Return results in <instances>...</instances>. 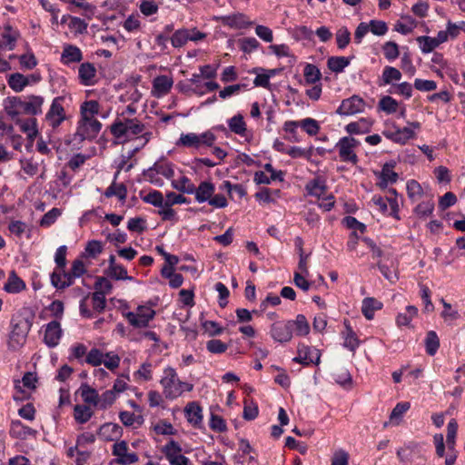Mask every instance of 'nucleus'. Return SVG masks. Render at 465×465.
<instances>
[{
    "label": "nucleus",
    "mask_w": 465,
    "mask_h": 465,
    "mask_svg": "<svg viewBox=\"0 0 465 465\" xmlns=\"http://www.w3.org/2000/svg\"><path fill=\"white\" fill-rule=\"evenodd\" d=\"M163 387V393L168 400H174L180 397L183 391H192L193 385L192 383L182 381L174 368L166 367L163 370V376L160 380Z\"/></svg>",
    "instance_id": "f257e3e1"
},
{
    "label": "nucleus",
    "mask_w": 465,
    "mask_h": 465,
    "mask_svg": "<svg viewBox=\"0 0 465 465\" xmlns=\"http://www.w3.org/2000/svg\"><path fill=\"white\" fill-rule=\"evenodd\" d=\"M32 325V320L29 318L20 315L12 318L11 331L7 341L9 350L18 351L25 344Z\"/></svg>",
    "instance_id": "f03ea898"
},
{
    "label": "nucleus",
    "mask_w": 465,
    "mask_h": 465,
    "mask_svg": "<svg viewBox=\"0 0 465 465\" xmlns=\"http://www.w3.org/2000/svg\"><path fill=\"white\" fill-rule=\"evenodd\" d=\"M110 130L116 139L125 142L144 133L145 125L136 118H123L115 120Z\"/></svg>",
    "instance_id": "7ed1b4c3"
},
{
    "label": "nucleus",
    "mask_w": 465,
    "mask_h": 465,
    "mask_svg": "<svg viewBox=\"0 0 465 465\" xmlns=\"http://www.w3.org/2000/svg\"><path fill=\"white\" fill-rule=\"evenodd\" d=\"M64 97H55L45 114V121L53 129H56L66 120V113L64 107Z\"/></svg>",
    "instance_id": "20e7f679"
},
{
    "label": "nucleus",
    "mask_w": 465,
    "mask_h": 465,
    "mask_svg": "<svg viewBox=\"0 0 465 465\" xmlns=\"http://www.w3.org/2000/svg\"><path fill=\"white\" fill-rule=\"evenodd\" d=\"M360 144V143L353 137L344 136L339 140L335 147L339 151V156L342 162L351 163L356 164L358 162V156L354 152V149Z\"/></svg>",
    "instance_id": "39448f33"
},
{
    "label": "nucleus",
    "mask_w": 465,
    "mask_h": 465,
    "mask_svg": "<svg viewBox=\"0 0 465 465\" xmlns=\"http://www.w3.org/2000/svg\"><path fill=\"white\" fill-rule=\"evenodd\" d=\"M102 128V124L94 117L81 118L75 133L80 141L91 140L97 136Z\"/></svg>",
    "instance_id": "423d86ee"
},
{
    "label": "nucleus",
    "mask_w": 465,
    "mask_h": 465,
    "mask_svg": "<svg viewBox=\"0 0 465 465\" xmlns=\"http://www.w3.org/2000/svg\"><path fill=\"white\" fill-rule=\"evenodd\" d=\"M45 103V98L41 95H28L24 100L18 98L15 102V107L17 111H22L23 113L30 115H37L41 114L43 110V104Z\"/></svg>",
    "instance_id": "0eeeda50"
},
{
    "label": "nucleus",
    "mask_w": 465,
    "mask_h": 465,
    "mask_svg": "<svg viewBox=\"0 0 465 465\" xmlns=\"http://www.w3.org/2000/svg\"><path fill=\"white\" fill-rule=\"evenodd\" d=\"M155 312L147 306H138L135 312H129L125 314L129 323L135 328L147 327L150 321L153 319Z\"/></svg>",
    "instance_id": "6e6552de"
},
{
    "label": "nucleus",
    "mask_w": 465,
    "mask_h": 465,
    "mask_svg": "<svg viewBox=\"0 0 465 465\" xmlns=\"http://www.w3.org/2000/svg\"><path fill=\"white\" fill-rule=\"evenodd\" d=\"M21 165L23 171L30 175L34 176L37 173L41 179H45L46 167L45 163V159L40 155H32L30 158L25 159L21 161Z\"/></svg>",
    "instance_id": "1a4fd4ad"
},
{
    "label": "nucleus",
    "mask_w": 465,
    "mask_h": 465,
    "mask_svg": "<svg viewBox=\"0 0 465 465\" xmlns=\"http://www.w3.org/2000/svg\"><path fill=\"white\" fill-rule=\"evenodd\" d=\"M9 115H11L20 131L25 134L28 138L34 139L37 136V120L35 117L21 118L18 111H10Z\"/></svg>",
    "instance_id": "9d476101"
},
{
    "label": "nucleus",
    "mask_w": 465,
    "mask_h": 465,
    "mask_svg": "<svg viewBox=\"0 0 465 465\" xmlns=\"http://www.w3.org/2000/svg\"><path fill=\"white\" fill-rule=\"evenodd\" d=\"M298 355L293 358V361L303 365H309L314 363L318 365L320 363L321 352L314 347H310L303 343H300L297 348Z\"/></svg>",
    "instance_id": "9b49d317"
},
{
    "label": "nucleus",
    "mask_w": 465,
    "mask_h": 465,
    "mask_svg": "<svg viewBox=\"0 0 465 465\" xmlns=\"http://www.w3.org/2000/svg\"><path fill=\"white\" fill-rule=\"evenodd\" d=\"M113 455L116 457L115 463L118 465H130L139 459L136 453L128 452V445L124 440L114 444Z\"/></svg>",
    "instance_id": "f8f14e48"
},
{
    "label": "nucleus",
    "mask_w": 465,
    "mask_h": 465,
    "mask_svg": "<svg viewBox=\"0 0 465 465\" xmlns=\"http://www.w3.org/2000/svg\"><path fill=\"white\" fill-rule=\"evenodd\" d=\"M365 102L358 95L344 99L336 113L341 115H351L364 111Z\"/></svg>",
    "instance_id": "ddd939ff"
},
{
    "label": "nucleus",
    "mask_w": 465,
    "mask_h": 465,
    "mask_svg": "<svg viewBox=\"0 0 465 465\" xmlns=\"http://www.w3.org/2000/svg\"><path fill=\"white\" fill-rule=\"evenodd\" d=\"M272 338L278 342L286 343L292 338V330L290 322H277L271 326Z\"/></svg>",
    "instance_id": "4468645a"
},
{
    "label": "nucleus",
    "mask_w": 465,
    "mask_h": 465,
    "mask_svg": "<svg viewBox=\"0 0 465 465\" xmlns=\"http://www.w3.org/2000/svg\"><path fill=\"white\" fill-rule=\"evenodd\" d=\"M63 334L61 325L57 321H52L45 325L44 342L49 347L54 348L59 344Z\"/></svg>",
    "instance_id": "2eb2a0df"
},
{
    "label": "nucleus",
    "mask_w": 465,
    "mask_h": 465,
    "mask_svg": "<svg viewBox=\"0 0 465 465\" xmlns=\"http://www.w3.org/2000/svg\"><path fill=\"white\" fill-rule=\"evenodd\" d=\"M164 452L170 465H189L190 460L184 455L180 454L181 447L174 440H171L164 447Z\"/></svg>",
    "instance_id": "dca6fc26"
},
{
    "label": "nucleus",
    "mask_w": 465,
    "mask_h": 465,
    "mask_svg": "<svg viewBox=\"0 0 465 465\" xmlns=\"http://www.w3.org/2000/svg\"><path fill=\"white\" fill-rule=\"evenodd\" d=\"M394 166V162L386 163L382 166L381 173L378 174L380 182L377 183L381 189H385L390 183L397 182L399 175L393 171Z\"/></svg>",
    "instance_id": "f3484780"
},
{
    "label": "nucleus",
    "mask_w": 465,
    "mask_h": 465,
    "mask_svg": "<svg viewBox=\"0 0 465 465\" xmlns=\"http://www.w3.org/2000/svg\"><path fill=\"white\" fill-rule=\"evenodd\" d=\"M221 20L223 25L234 29H242L252 25V22L249 21L247 16L242 13L223 16Z\"/></svg>",
    "instance_id": "a211bd4d"
},
{
    "label": "nucleus",
    "mask_w": 465,
    "mask_h": 465,
    "mask_svg": "<svg viewBox=\"0 0 465 465\" xmlns=\"http://www.w3.org/2000/svg\"><path fill=\"white\" fill-rule=\"evenodd\" d=\"M383 134L388 139L401 144L406 143L410 139L413 138L415 135L414 131L410 126H406L401 129H397L395 131H385L383 132Z\"/></svg>",
    "instance_id": "6ab92c4d"
},
{
    "label": "nucleus",
    "mask_w": 465,
    "mask_h": 465,
    "mask_svg": "<svg viewBox=\"0 0 465 465\" xmlns=\"http://www.w3.org/2000/svg\"><path fill=\"white\" fill-rule=\"evenodd\" d=\"M123 429L116 423H105L98 430L100 439L107 441L115 440L122 436Z\"/></svg>",
    "instance_id": "aec40b11"
},
{
    "label": "nucleus",
    "mask_w": 465,
    "mask_h": 465,
    "mask_svg": "<svg viewBox=\"0 0 465 465\" xmlns=\"http://www.w3.org/2000/svg\"><path fill=\"white\" fill-rule=\"evenodd\" d=\"M83 60V54L79 47L74 45H64L61 54V62L64 64L79 63Z\"/></svg>",
    "instance_id": "412c9836"
},
{
    "label": "nucleus",
    "mask_w": 465,
    "mask_h": 465,
    "mask_svg": "<svg viewBox=\"0 0 465 465\" xmlns=\"http://www.w3.org/2000/svg\"><path fill=\"white\" fill-rule=\"evenodd\" d=\"M173 84V81L172 77L167 75H159L153 81V93L157 97L165 95L169 93Z\"/></svg>",
    "instance_id": "4be33fe9"
},
{
    "label": "nucleus",
    "mask_w": 465,
    "mask_h": 465,
    "mask_svg": "<svg viewBox=\"0 0 465 465\" xmlns=\"http://www.w3.org/2000/svg\"><path fill=\"white\" fill-rule=\"evenodd\" d=\"M17 36L18 34L12 32V28L7 26L0 35V53L14 50L16 45Z\"/></svg>",
    "instance_id": "5701e85b"
},
{
    "label": "nucleus",
    "mask_w": 465,
    "mask_h": 465,
    "mask_svg": "<svg viewBox=\"0 0 465 465\" xmlns=\"http://www.w3.org/2000/svg\"><path fill=\"white\" fill-rule=\"evenodd\" d=\"M215 191V187L213 183L211 182H202L199 186L196 188L193 194L195 195V200L198 203H204L206 201H210L211 197L213 195Z\"/></svg>",
    "instance_id": "b1692460"
},
{
    "label": "nucleus",
    "mask_w": 465,
    "mask_h": 465,
    "mask_svg": "<svg viewBox=\"0 0 465 465\" xmlns=\"http://www.w3.org/2000/svg\"><path fill=\"white\" fill-rule=\"evenodd\" d=\"M187 420L194 427H198L203 420L202 408L194 401L190 402L184 409Z\"/></svg>",
    "instance_id": "393cba45"
},
{
    "label": "nucleus",
    "mask_w": 465,
    "mask_h": 465,
    "mask_svg": "<svg viewBox=\"0 0 465 465\" xmlns=\"http://www.w3.org/2000/svg\"><path fill=\"white\" fill-rule=\"evenodd\" d=\"M78 74L83 84L92 85L96 75V69L93 64L84 63L79 66Z\"/></svg>",
    "instance_id": "a878e982"
},
{
    "label": "nucleus",
    "mask_w": 465,
    "mask_h": 465,
    "mask_svg": "<svg viewBox=\"0 0 465 465\" xmlns=\"http://www.w3.org/2000/svg\"><path fill=\"white\" fill-rule=\"evenodd\" d=\"M25 289V282L18 277L15 271L9 273L8 279L5 283L4 290L9 293H18Z\"/></svg>",
    "instance_id": "bb28decb"
},
{
    "label": "nucleus",
    "mask_w": 465,
    "mask_h": 465,
    "mask_svg": "<svg viewBox=\"0 0 465 465\" xmlns=\"http://www.w3.org/2000/svg\"><path fill=\"white\" fill-rule=\"evenodd\" d=\"M381 308V302L375 298L368 297L362 301L361 312L367 320H371L374 316V312Z\"/></svg>",
    "instance_id": "cd10ccee"
},
{
    "label": "nucleus",
    "mask_w": 465,
    "mask_h": 465,
    "mask_svg": "<svg viewBox=\"0 0 465 465\" xmlns=\"http://www.w3.org/2000/svg\"><path fill=\"white\" fill-rule=\"evenodd\" d=\"M292 332L297 336H305L310 332V324L303 314H298L293 321H289Z\"/></svg>",
    "instance_id": "c85d7f7f"
},
{
    "label": "nucleus",
    "mask_w": 465,
    "mask_h": 465,
    "mask_svg": "<svg viewBox=\"0 0 465 465\" xmlns=\"http://www.w3.org/2000/svg\"><path fill=\"white\" fill-rule=\"evenodd\" d=\"M10 433L17 438L25 439L28 436H35L36 430L25 426L20 420L12 421Z\"/></svg>",
    "instance_id": "c756f323"
},
{
    "label": "nucleus",
    "mask_w": 465,
    "mask_h": 465,
    "mask_svg": "<svg viewBox=\"0 0 465 465\" xmlns=\"http://www.w3.org/2000/svg\"><path fill=\"white\" fill-rule=\"evenodd\" d=\"M228 126L230 131L235 134L243 136L246 133V124L243 120V116L240 114L228 120Z\"/></svg>",
    "instance_id": "7c9ffc66"
},
{
    "label": "nucleus",
    "mask_w": 465,
    "mask_h": 465,
    "mask_svg": "<svg viewBox=\"0 0 465 465\" xmlns=\"http://www.w3.org/2000/svg\"><path fill=\"white\" fill-rule=\"evenodd\" d=\"M344 324H345V331L343 332V335H344L343 346L345 348H347L348 350H350L351 351H354L358 348L360 341L357 338L356 333L352 330V328L346 322Z\"/></svg>",
    "instance_id": "2f4dec72"
},
{
    "label": "nucleus",
    "mask_w": 465,
    "mask_h": 465,
    "mask_svg": "<svg viewBox=\"0 0 465 465\" xmlns=\"http://www.w3.org/2000/svg\"><path fill=\"white\" fill-rule=\"evenodd\" d=\"M7 82L10 88L16 93L22 92L28 85V78H25V75L20 73L12 74Z\"/></svg>",
    "instance_id": "473e14b6"
},
{
    "label": "nucleus",
    "mask_w": 465,
    "mask_h": 465,
    "mask_svg": "<svg viewBox=\"0 0 465 465\" xmlns=\"http://www.w3.org/2000/svg\"><path fill=\"white\" fill-rule=\"evenodd\" d=\"M350 64V58L345 56H331L328 58V68L338 74L341 73Z\"/></svg>",
    "instance_id": "72a5a7b5"
},
{
    "label": "nucleus",
    "mask_w": 465,
    "mask_h": 465,
    "mask_svg": "<svg viewBox=\"0 0 465 465\" xmlns=\"http://www.w3.org/2000/svg\"><path fill=\"white\" fill-rule=\"evenodd\" d=\"M172 186L173 189L187 194H193L195 191L194 184L186 176H182L178 180H173Z\"/></svg>",
    "instance_id": "f704fd0d"
},
{
    "label": "nucleus",
    "mask_w": 465,
    "mask_h": 465,
    "mask_svg": "<svg viewBox=\"0 0 465 465\" xmlns=\"http://www.w3.org/2000/svg\"><path fill=\"white\" fill-rule=\"evenodd\" d=\"M79 391L81 392V397L85 403L93 404L94 406L97 407V403L99 401V394L96 390L87 384H83Z\"/></svg>",
    "instance_id": "c9c22d12"
},
{
    "label": "nucleus",
    "mask_w": 465,
    "mask_h": 465,
    "mask_svg": "<svg viewBox=\"0 0 465 465\" xmlns=\"http://www.w3.org/2000/svg\"><path fill=\"white\" fill-rule=\"evenodd\" d=\"M418 309L415 306L409 305L404 312L397 315L396 322L398 326H410L411 320L417 316Z\"/></svg>",
    "instance_id": "e433bc0d"
},
{
    "label": "nucleus",
    "mask_w": 465,
    "mask_h": 465,
    "mask_svg": "<svg viewBox=\"0 0 465 465\" xmlns=\"http://www.w3.org/2000/svg\"><path fill=\"white\" fill-rule=\"evenodd\" d=\"M411 404L408 401L399 402L393 408L390 415V422L399 425L403 414L410 409Z\"/></svg>",
    "instance_id": "4c0bfd02"
},
{
    "label": "nucleus",
    "mask_w": 465,
    "mask_h": 465,
    "mask_svg": "<svg viewBox=\"0 0 465 465\" xmlns=\"http://www.w3.org/2000/svg\"><path fill=\"white\" fill-rule=\"evenodd\" d=\"M93 415V411L89 406L77 404L74 409V416L77 422L84 424L87 422Z\"/></svg>",
    "instance_id": "58836bf2"
},
{
    "label": "nucleus",
    "mask_w": 465,
    "mask_h": 465,
    "mask_svg": "<svg viewBox=\"0 0 465 465\" xmlns=\"http://www.w3.org/2000/svg\"><path fill=\"white\" fill-rule=\"evenodd\" d=\"M105 274L109 278L116 280V281H119V280L132 281L133 280V277L128 276L126 269L121 264H118L112 268H107L105 270Z\"/></svg>",
    "instance_id": "ea45409f"
},
{
    "label": "nucleus",
    "mask_w": 465,
    "mask_h": 465,
    "mask_svg": "<svg viewBox=\"0 0 465 465\" xmlns=\"http://www.w3.org/2000/svg\"><path fill=\"white\" fill-rule=\"evenodd\" d=\"M425 346H426V352L429 355L433 356L437 352V351L440 347V340L434 331H430L427 333L426 338H425Z\"/></svg>",
    "instance_id": "a19ab883"
},
{
    "label": "nucleus",
    "mask_w": 465,
    "mask_h": 465,
    "mask_svg": "<svg viewBox=\"0 0 465 465\" xmlns=\"http://www.w3.org/2000/svg\"><path fill=\"white\" fill-rule=\"evenodd\" d=\"M153 169L155 170L156 173L162 174L167 179H171L174 175L173 165L165 161H158L154 163Z\"/></svg>",
    "instance_id": "79ce46f5"
},
{
    "label": "nucleus",
    "mask_w": 465,
    "mask_h": 465,
    "mask_svg": "<svg viewBox=\"0 0 465 465\" xmlns=\"http://www.w3.org/2000/svg\"><path fill=\"white\" fill-rule=\"evenodd\" d=\"M401 79V73L395 67L385 66L382 72V84H390L392 81H399Z\"/></svg>",
    "instance_id": "37998d69"
},
{
    "label": "nucleus",
    "mask_w": 465,
    "mask_h": 465,
    "mask_svg": "<svg viewBox=\"0 0 465 465\" xmlns=\"http://www.w3.org/2000/svg\"><path fill=\"white\" fill-rule=\"evenodd\" d=\"M300 127L311 136L316 135L320 131L319 123L310 117L301 120Z\"/></svg>",
    "instance_id": "c03bdc74"
},
{
    "label": "nucleus",
    "mask_w": 465,
    "mask_h": 465,
    "mask_svg": "<svg viewBox=\"0 0 465 465\" xmlns=\"http://www.w3.org/2000/svg\"><path fill=\"white\" fill-rule=\"evenodd\" d=\"M104 195L106 197L117 196L120 200H124L127 195L126 186L124 183H113L106 189Z\"/></svg>",
    "instance_id": "a18cd8bd"
},
{
    "label": "nucleus",
    "mask_w": 465,
    "mask_h": 465,
    "mask_svg": "<svg viewBox=\"0 0 465 465\" xmlns=\"http://www.w3.org/2000/svg\"><path fill=\"white\" fill-rule=\"evenodd\" d=\"M458 430V423L456 420L451 419L447 425V445L450 450H454L455 438Z\"/></svg>",
    "instance_id": "49530a36"
},
{
    "label": "nucleus",
    "mask_w": 465,
    "mask_h": 465,
    "mask_svg": "<svg viewBox=\"0 0 465 465\" xmlns=\"http://www.w3.org/2000/svg\"><path fill=\"white\" fill-rule=\"evenodd\" d=\"M382 51L385 58L389 61H393L399 57V46L395 42L389 41L382 45Z\"/></svg>",
    "instance_id": "de8ad7c7"
},
{
    "label": "nucleus",
    "mask_w": 465,
    "mask_h": 465,
    "mask_svg": "<svg viewBox=\"0 0 465 465\" xmlns=\"http://www.w3.org/2000/svg\"><path fill=\"white\" fill-rule=\"evenodd\" d=\"M99 104L94 100L84 102L81 106V118L94 117L98 113Z\"/></svg>",
    "instance_id": "09e8293b"
},
{
    "label": "nucleus",
    "mask_w": 465,
    "mask_h": 465,
    "mask_svg": "<svg viewBox=\"0 0 465 465\" xmlns=\"http://www.w3.org/2000/svg\"><path fill=\"white\" fill-rule=\"evenodd\" d=\"M379 107L387 114H393L398 109V102L391 96L387 95L380 100Z\"/></svg>",
    "instance_id": "8fccbe9b"
},
{
    "label": "nucleus",
    "mask_w": 465,
    "mask_h": 465,
    "mask_svg": "<svg viewBox=\"0 0 465 465\" xmlns=\"http://www.w3.org/2000/svg\"><path fill=\"white\" fill-rule=\"evenodd\" d=\"M189 30H177L171 37V43L173 47H182L189 41Z\"/></svg>",
    "instance_id": "3c124183"
},
{
    "label": "nucleus",
    "mask_w": 465,
    "mask_h": 465,
    "mask_svg": "<svg viewBox=\"0 0 465 465\" xmlns=\"http://www.w3.org/2000/svg\"><path fill=\"white\" fill-rule=\"evenodd\" d=\"M313 35H314L313 31L305 25H299V26L294 27L293 33H292L293 37L297 41H302V40L311 41L313 38Z\"/></svg>",
    "instance_id": "603ef678"
},
{
    "label": "nucleus",
    "mask_w": 465,
    "mask_h": 465,
    "mask_svg": "<svg viewBox=\"0 0 465 465\" xmlns=\"http://www.w3.org/2000/svg\"><path fill=\"white\" fill-rule=\"evenodd\" d=\"M116 400L114 391L108 390L99 396L97 407L101 410H105L110 407Z\"/></svg>",
    "instance_id": "864d4df0"
},
{
    "label": "nucleus",
    "mask_w": 465,
    "mask_h": 465,
    "mask_svg": "<svg viewBox=\"0 0 465 465\" xmlns=\"http://www.w3.org/2000/svg\"><path fill=\"white\" fill-rule=\"evenodd\" d=\"M321 72L314 64H308L304 68V77L308 84H314L321 78Z\"/></svg>",
    "instance_id": "5fc2aeb1"
},
{
    "label": "nucleus",
    "mask_w": 465,
    "mask_h": 465,
    "mask_svg": "<svg viewBox=\"0 0 465 465\" xmlns=\"http://www.w3.org/2000/svg\"><path fill=\"white\" fill-rule=\"evenodd\" d=\"M416 40L420 45L421 52L424 54L430 53L439 46L433 37L422 35L419 36Z\"/></svg>",
    "instance_id": "6e6d98bb"
},
{
    "label": "nucleus",
    "mask_w": 465,
    "mask_h": 465,
    "mask_svg": "<svg viewBox=\"0 0 465 465\" xmlns=\"http://www.w3.org/2000/svg\"><path fill=\"white\" fill-rule=\"evenodd\" d=\"M21 68L25 70H32L37 65V60L32 52H28L18 57Z\"/></svg>",
    "instance_id": "4d7b16f0"
},
{
    "label": "nucleus",
    "mask_w": 465,
    "mask_h": 465,
    "mask_svg": "<svg viewBox=\"0 0 465 465\" xmlns=\"http://www.w3.org/2000/svg\"><path fill=\"white\" fill-rule=\"evenodd\" d=\"M434 203L432 201L422 202L415 207V213L421 218H426L432 214Z\"/></svg>",
    "instance_id": "13d9d810"
},
{
    "label": "nucleus",
    "mask_w": 465,
    "mask_h": 465,
    "mask_svg": "<svg viewBox=\"0 0 465 465\" xmlns=\"http://www.w3.org/2000/svg\"><path fill=\"white\" fill-rule=\"evenodd\" d=\"M143 200L155 207H164L165 201L163 200V193L159 191H153L149 193Z\"/></svg>",
    "instance_id": "bf43d9fd"
},
{
    "label": "nucleus",
    "mask_w": 465,
    "mask_h": 465,
    "mask_svg": "<svg viewBox=\"0 0 465 465\" xmlns=\"http://www.w3.org/2000/svg\"><path fill=\"white\" fill-rule=\"evenodd\" d=\"M228 348V345L221 340L213 339L207 341L206 349L209 352L214 354L223 353Z\"/></svg>",
    "instance_id": "052dcab7"
},
{
    "label": "nucleus",
    "mask_w": 465,
    "mask_h": 465,
    "mask_svg": "<svg viewBox=\"0 0 465 465\" xmlns=\"http://www.w3.org/2000/svg\"><path fill=\"white\" fill-rule=\"evenodd\" d=\"M158 4L153 0H141L140 11L146 16L153 15L158 12Z\"/></svg>",
    "instance_id": "680f3d73"
},
{
    "label": "nucleus",
    "mask_w": 465,
    "mask_h": 465,
    "mask_svg": "<svg viewBox=\"0 0 465 465\" xmlns=\"http://www.w3.org/2000/svg\"><path fill=\"white\" fill-rule=\"evenodd\" d=\"M178 144H181V145H183L186 147L199 148L198 135L194 133L182 134L179 139Z\"/></svg>",
    "instance_id": "e2e57ef3"
},
{
    "label": "nucleus",
    "mask_w": 465,
    "mask_h": 465,
    "mask_svg": "<svg viewBox=\"0 0 465 465\" xmlns=\"http://www.w3.org/2000/svg\"><path fill=\"white\" fill-rule=\"evenodd\" d=\"M351 40V33L346 27H341L336 33V42L340 49L345 48Z\"/></svg>",
    "instance_id": "0e129e2a"
},
{
    "label": "nucleus",
    "mask_w": 465,
    "mask_h": 465,
    "mask_svg": "<svg viewBox=\"0 0 465 465\" xmlns=\"http://www.w3.org/2000/svg\"><path fill=\"white\" fill-rule=\"evenodd\" d=\"M94 289L95 292H102L104 295H106L111 292L113 284L107 278L98 277L94 283Z\"/></svg>",
    "instance_id": "69168bd1"
},
{
    "label": "nucleus",
    "mask_w": 465,
    "mask_h": 465,
    "mask_svg": "<svg viewBox=\"0 0 465 465\" xmlns=\"http://www.w3.org/2000/svg\"><path fill=\"white\" fill-rule=\"evenodd\" d=\"M309 194L320 197L326 191L325 185L320 182L318 179L312 180L306 186Z\"/></svg>",
    "instance_id": "338daca9"
},
{
    "label": "nucleus",
    "mask_w": 465,
    "mask_h": 465,
    "mask_svg": "<svg viewBox=\"0 0 465 465\" xmlns=\"http://www.w3.org/2000/svg\"><path fill=\"white\" fill-rule=\"evenodd\" d=\"M370 31L375 35H384L388 31L385 22L381 20H371L369 24Z\"/></svg>",
    "instance_id": "774afa93"
}]
</instances>
